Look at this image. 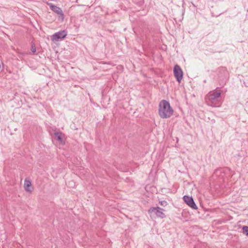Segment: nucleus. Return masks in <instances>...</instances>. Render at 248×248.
Listing matches in <instances>:
<instances>
[{
	"label": "nucleus",
	"instance_id": "3",
	"mask_svg": "<svg viewBox=\"0 0 248 248\" xmlns=\"http://www.w3.org/2000/svg\"><path fill=\"white\" fill-rule=\"evenodd\" d=\"M221 93L219 91H215L213 93H209L206 97V102L208 104L212 106L210 103L217 100L220 97Z\"/></svg>",
	"mask_w": 248,
	"mask_h": 248
},
{
	"label": "nucleus",
	"instance_id": "1",
	"mask_svg": "<svg viewBox=\"0 0 248 248\" xmlns=\"http://www.w3.org/2000/svg\"><path fill=\"white\" fill-rule=\"evenodd\" d=\"M173 113V109L170 107V103L165 100H161L158 106V114L162 119L170 118Z\"/></svg>",
	"mask_w": 248,
	"mask_h": 248
},
{
	"label": "nucleus",
	"instance_id": "11",
	"mask_svg": "<svg viewBox=\"0 0 248 248\" xmlns=\"http://www.w3.org/2000/svg\"><path fill=\"white\" fill-rule=\"evenodd\" d=\"M31 50L33 53L36 52V47L34 44L33 43H32L31 45Z\"/></svg>",
	"mask_w": 248,
	"mask_h": 248
},
{
	"label": "nucleus",
	"instance_id": "13",
	"mask_svg": "<svg viewBox=\"0 0 248 248\" xmlns=\"http://www.w3.org/2000/svg\"><path fill=\"white\" fill-rule=\"evenodd\" d=\"M159 203L160 205L163 206H166L168 204L167 202L165 201H161Z\"/></svg>",
	"mask_w": 248,
	"mask_h": 248
},
{
	"label": "nucleus",
	"instance_id": "7",
	"mask_svg": "<svg viewBox=\"0 0 248 248\" xmlns=\"http://www.w3.org/2000/svg\"><path fill=\"white\" fill-rule=\"evenodd\" d=\"M50 7L51 10L59 15L62 19H63L64 15L61 8L53 5H51Z\"/></svg>",
	"mask_w": 248,
	"mask_h": 248
},
{
	"label": "nucleus",
	"instance_id": "2",
	"mask_svg": "<svg viewBox=\"0 0 248 248\" xmlns=\"http://www.w3.org/2000/svg\"><path fill=\"white\" fill-rule=\"evenodd\" d=\"M173 74L177 81L179 83H180L183 77V72L179 65H175L174 66L173 68Z\"/></svg>",
	"mask_w": 248,
	"mask_h": 248
},
{
	"label": "nucleus",
	"instance_id": "9",
	"mask_svg": "<svg viewBox=\"0 0 248 248\" xmlns=\"http://www.w3.org/2000/svg\"><path fill=\"white\" fill-rule=\"evenodd\" d=\"M31 186V183L30 180H28L27 179H26L25 180L24 184V187L25 190L28 192L31 193V190L30 188V187Z\"/></svg>",
	"mask_w": 248,
	"mask_h": 248
},
{
	"label": "nucleus",
	"instance_id": "6",
	"mask_svg": "<svg viewBox=\"0 0 248 248\" xmlns=\"http://www.w3.org/2000/svg\"><path fill=\"white\" fill-rule=\"evenodd\" d=\"M183 200L191 208L193 209H197L198 207L195 204L193 199L192 197H189L186 195H185L183 197Z\"/></svg>",
	"mask_w": 248,
	"mask_h": 248
},
{
	"label": "nucleus",
	"instance_id": "10",
	"mask_svg": "<svg viewBox=\"0 0 248 248\" xmlns=\"http://www.w3.org/2000/svg\"><path fill=\"white\" fill-rule=\"evenodd\" d=\"M242 232L248 236V226H244L242 228Z\"/></svg>",
	"mask_w": 248,
	"mask_h": 248
},
{
	"label": "nucleus",
	"instance_id": "12",
	"mask_svg": "<svg viewBox=\"0 0 248 248\" xmlns=\"http://www.w3.org/2000/svg\"><path fill=\"white\" fill-rule=\"evenodd\" d=\"M218 71L220 72H222L223 73H227V70L225 68V67H219L218 68Z\"/></svg>",
	"mask_w": 248,
	"mask_h": 248
},
{
	"label": "nucleus",
	"instance_id": "5",
	"mask_svg": "<svg viewBox=\"0 0 248 248\" xmlns=\"http://www.w3.org/2000/svg\"><path fill=\"white\" fill-rule=\"evenodd\" d=\"M67 35V31L65 30L61 31L56 32L51 36V40L53 42L58 41L65 38Z\"/></svg>",
	"mask_w": 248,
	"mask_h": 248
},
{
	"label": "nucleus",
	"instance_id": "8",
	"mask_svg": "<svg viewBox=\"0 0 248 248\" xmlns=\"http://www.w3.org/2000/svg\"><path fill=\"white\" fill-rule=\"evenodd\" d=\"M56 140L61 143H64L63 140V134L62 132L58 131H56L54 133Z\"/></svg>",
	"mask_w": 248,
	"mask_h": 248
},
{
	"label": "nucleus",
	"instance_id": "4",
	"mask_svg": "<svg viewBox=\"0 0 248 248\" xmlns=\"http://www.w3.org/2000/svg\"><path fill=\"white\" fill-rule=\"evenodd\" d=\"M164 211V209L159 207H156L150 208L148 210V212L149 213H155L157 217L163 218L166 217L165 214L163 213Z\"/></svg>",
	"mask_w": 248,
	"mask_h": 248
}]
</instances>
